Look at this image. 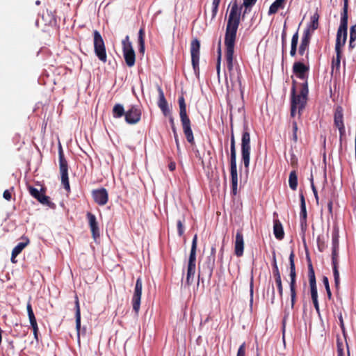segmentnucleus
Returning a JSON list of instances; mask_svg holds the SVG:
<instances>
[{"label": "nucleus", "instance_id": "nucleus-1", "mask_svg": "<svg viewBox=\"0 0 356 356\" xmlns=\"http://www.w3.org/2000/svg\"><path fill=\"white\" fill-rule=\"evenodd\" d=\"M241 8H239L236 1L234 2L230 8L225 35L226 47L225 57L227 69L229 72L233 70V58L236 33L240 24Z\"/></svg>", "mask_w": 356, "mask_h": 356}, {"label": "nucleus", "instance_id": "nucleus-2", "mask_svg": "<svg viewBox=\"0 0 356 356\" xmlns=\"http://www.w3.org/2000/svg\"><path fill=\"white\" fill-rule=\"evenodd\" d=\"M293 84H295V81H293ZM308 93V83L307 81L302 83L299 94H296V86L293 85L291 98V116L292 118L296 116L297 110L298 116L300 118L307 104Z\"/></svg>", "mask_w": 356, "mask_h": 356}, {"label": "nucleus", "instance_id": "nucleus-3", "mask_svg": "<svg viewBox=\"0 0 356 356\" xmlns=\"http://www.w3.org/2000/svg\"><path fill=\"white\" fill-rule=\"evenodd\" d=\"M178 103L179 106V116L181 122L184 134L187 141L191 145H195V140L191 129L190 118L186 113V104L183 95L179 97Z\"/></svg>", "mask_w": 356, "mask_h": 356}, {"label": "nucleus", "instance_id": "nucleus-4", "mask_svg": "<svg viewBox=\"0 0 356 356\" xmlns=\"http://www.w3.org/2000/svg\"><path fill=\"white\" fill-rule=\"evenodd\" d=\"M197 236L195 234L193 238L191 252L189 255L187 275L186 283L187 285H191L194 280L196 268V249H197Z\"/></svg>", "mask_w": 356, "mask_h": 356}, {"label": "nucleus", "instance_id": "nucleus-5", "mask_svg": "<svg viewBox=\"0 0 356 356\" xmlns=\"http://www.w3.org/2000/svg\"><path fill=\"white\" fill-rule=\"evenodd\" d=\"M250 135L248 125L245 124L241 138V159L246 168H248L250 165Z\"/></svg>", "mask_w": 356, "mask_h": 356}, {"label": "nucleus", "instance_id": "nucleus-6", "mask_svg": "<svg viewBox=\"0 0 356 356\" xmlns=\"http://www.w3.org/2000/svg\"><path fill=\"white\" fill-rule=\"evenodd\" d=\"M59 169L61 177V184L67 193L70 192V186L68 177V164L65 159L63 149L60 147L59 152Z\"/></svg>", "mask_w": 356, "mask_h": 356}, {"label": "nucleus", "instance_id": "nucleus-7", "mask_svg": "<svg viewBox=\"0 0 356 356\" xmlns=\"http://www.w3.org/2000/svg\"><path fill=\"white\" fill-rule=\"evenodd\" d=\"M94 36V51L97 58L103 63L107 61V55L106 51V46L104 40L97 30L93 32Z\"/></svg>", "mask_w": 356, "mask_h": 356}, {"label": "nucleus", "instance_id": "nucleus-8", "mask_svg": "<svg viewBox=\"0 0 356 356\" xmlns=\"http://www.w3.org/2000/svg\"><path fill=\"white\" fill-rule=\"evenodd\" d=\"M122 51L125 63L127 66L133 67L136 62V54L132 44L129 40V35H127L122 42Z\"/></svg>", "mask_w": 356, "mask_h": 356}, {"label": "nucleus", "instance_id": "nucleus-9", "mask_svg": "<svg viewBox=\"0 0 356 356\" xmlns=\"http://www.w3.org/2000/svg\"><path fill=\"white\" fill-rule=\"evenodd\" d=\"M200 41L197 38L193 39L191 43V54L192 65L195 74H198L200 72Z\"/></svg>", "mask_w": 356, "mask_h": 356}, {"label": "nucleus", "instance_id": "nucleus-10", "mask_svg": "<svg viewBox=\"0 0 356 356\" xmlns=\"http://www.w3.org/2000/svg\"><path fill=\"white\" fill-rule=\"evenodd\" d=\"M142 111L139 106L131 105L126 111L124 115L125 122L129 124H136L141 119Z\"/></svg>", "mask_w": 356, "mask_h": 356}, {"label": "nucleus", "instance_id": "nucleus-11", "mask_svg": "<svg viewBox=\"0 0 356 356\" xmlns=\"http://www.w3.org/2000/svg\"><path fill=\"white\" fill-rule=\"evenodd\" d=\"M143 281L138 277L136 282L134 292L132 298V305L134 311L138 314L140 309V300L142 296Z\"/></svg>", "mask_w": 356, "mask_h": 356}, {"label": "nucleus", "instance_id": "nucleus-12", "mask_svg": "<svg viewBox=\"0 0 356 356\" xmlns=\"http://www.w3.org/2000/svg\"><path fill=\"white\" fill-rule=\"evenodd\" d=\"M293 72L300 79L304 80L307 82L308 72L309 71V66L305 64L303 62L297 61L293 65Z\"/></svg>", "mask_w": 356, "mask_h": 356}, {"label": "nucleus", "instance_id": "nucleus-13", "mask_svg": "<svg viewBox=\"0 0 356 356\" xmlns=\"http://www.w3.org/2000/svg\"><path fill=\"white\" fill-rule=\"evenodd\" d=\"M92 196L95 202L100 206L105 205L108 200V194L104 188L93 190L92 191Z\"/></svg>", "mask_w": 356, "mask_h": 356}, {"label": "nucleus", "instance_id": "nucleus-14", "mask_svg": "<svg viewBox=\"0 0 356 356\" xmlns=\"http://www.w3.org/2000/svg\"><path fill=\"white\" fill-rule=\"evenodd\" d=\"M273 274L275 278V284L277 288L278 293L280 299L283 297V285L281 278V275L276 262L275 257L274 256L273 264Z\"/></svg>", "mask_w": 356, "mask_h": 356}, {"label": "nucleus", "instance_id": "nucleus-15", "mask_svg": "<svg viewBox=\"0 0 356 356\" xmlns=\"http://www.w3.org/2000/svg\"><path fill=\"white\" fill-rule=\"evenodd\" d=\"M244 250V238L242 229H238L234 242V253L237 257H241Z\"/></svg>", "mask_w": 356, "mask_h": 356}, {"label": "nucleus", "instance_id": "nucleus-16", "mask_svg": "<svg viewBox=\"0 0 356 356\" xmlns=\"http://www.w3.org/2000/svg\"><path fill=\"white\" fill-rule=\"evenodd\" d=\"M311 38L312 33L310 31V29L307 28L303 32L300 44L298 49V53L300 55L303 56L305 54V51L308 49Z\"/></svg>", "mask_w": 356, "mask_h": 356}, {"label": "nucleus", "instance_id": "nucleus-17", "mask_svg": "<svg viewBox=\"0 0 356 356\" xmlns=\"http://www.w3.org/2000/svg\"><path fill=\"white\" fill-rule=\"evenodd\" d=\"M86 217L88 220V224L92 233V236L94 239H96L99 236V229L96 216L93 213L88 212L86 214Z\"/></svg>", "mask_w": 356, "mask_h": 356}, {"label": "nucleus", "instance_id": "nucleus-18", "mask_svg": "<svg viewBox=\"0 0 356 356\" xmlns=\"http://www.w3.org/2000/svg\"><path fill=\"white\" fill-rule=\"evenodd\" d=\"M273 234L277 239L282 240L284 237V232L282 225L277 218V213L276 212L273 213Z\"/></svg>", "mask_w": 356, "mask_h": 356}, {"label": "nucleus", "instance_id": "nucleus-19", "mask_svg": "<svg viewBox=\"0 0 356 356\" xmlns=\"http://www.w3.org/2000/svg\"><path fill=\"white\" fill-rule=\"evenodd\" d=\"M339 232L334 230L332 232V264L339 263L338 261V250H339Z\"/></svg>", "mask_w": 356, "mask_h": 356}, {"label": "nucleus", "instance_id": "nucleus-20", "mask_svg": "<svg viewBox=\"0 0 356 356\" xmlns=\"http://www.w3.org/2000/svg\"><path fill=\"white\" fill-rule=\"evenodd\" d=\"M24 242L19 243L13 250L11 254V261L13 264L17 262L15 260L16 257L29 244V239L28 238H23Z\"/></svg>", "mask_w": 356, "mask_h": 356}, {"label": "nucleus", "instance_id": "nucleus-21", "mask_svg": "<svg viewBox=\"0 0 356 356\" xmlns=\"http://www.w3.org/2000/svg\"><path fill=\"white\" fill-rule=\"evenodd\" d=\"M74 304H75L76 330L77 332L78 338L79 339L80 330H81V309H80L79 298L76 295L75 296Z\"/></svg>", "mask_w": 356, "mask_h": 356}, {"label": "nucleus", "instance_id": "nucleus-22", "mask_svg": "<svg viewBox=\"0 0 356 356\" xmlns=\"http://www.w3.org/2000/svg\"><path fill=\"white\" fill-rule=\"evenodd\" d=\"M348 22V11H341L340 25L337 30L339 33H347Z\"/></svg>", "mask_w": 356, "mask_h": 356}, {"label": "nucleus", "instance_id": "nucleus-23", "mask_svg": "<svg viewBox=\"0 0 356 356\" xmlns=\"http://www.w3.org/2000/svg\"><path fill=\"white\" fill-rule=\"evenodd\" d=\"M159 99L158 102V106L160 108V109L162 111L163 114L166 115L168 113H169V108L168 102L165 98L163 92L161 88H159Z\"/></svg>", "mask_w": 356, "mask_h": 356}, {"label": "nucleus", "instance_id": "nucleus-24", "mask_svg": "<svg viewBox=\"0 0 356 356\" xmlns=\"http://www.w3.org/2000/svg\"><path fill=\"white\" fill-rule=\"evenodd\" d=\"M347 33H337L335 51L342 52L341 47H343L346 42Z\"/></svg>", "mask_w": 356, "mask_h": 356}, {"label": "nucleus", "instance_id": "nucleus-25", "mask_svg": "<svg viewBox=\"0 0 356 356\" xmlns=\"http://www.w3.org/2000/svg\"><path fill=\"white\" fill-rule=\"evenodd\" d=\"M216 252V248L215 246H212L211 249V256L208 258L209 261L207 262V273L210 278L213 273V270L214 268V264H215V254Z\"/></svg>", "mask_w": 356, "mask_h": 356}, {"label": "nucleus", "instance_id": "nucleus-26", "mask_svg": "<svg viewBox=\"0 0 356 356\" xmlns=\"http://www.w3.org/2000/svg\"><path fill=\"white\" fill-rule=\"evenodd\" d=\"M307 257L308 261V277L310 287L316 286V277L314 270L309 256Z\"/></svg>", "mask_w": 356, "mask_h": 356}, {"label": "nucleus", "instance_id": "nucleus-27", "mask_svg": "<svg viewBox=\"0 0 356 356\" xmlns=\"http://www.w3.org/2000/svg\"><path fill=\"white\" fill-rule=\"evenodd\" d=\"M343 118V115L342 108L341 107H338L336 109L334 115V123L336 127L339 128L344 127Z\"/></svg>", "mask_w": 356, "mask_h": 356}, {"label": "nucleus", "instance_id": "nucleus-28", "mask_svg": "<svg viewBox=\"0 0 356 356\" xmlns=\"http://www.w3.org/2000/svg\"><path fill=\"white\" fill-rule=\"evenodd\" d=\"M286 1V0H275L269 8L268 15L275 14L280 8H283Z\"/></svg>", "mask_w": 356, "mask_h": 356}, {"label": "nucleus", "instance_id": "nucleus-29", "mask_svg": "<svg viewBox=\"0 0 356 356\" xmlns=\"http://www.w3.org/2000/svg\"><path fill=\"white\" fill-rule=\"evenodd\" d=\"M126 111H124V106L121 104H116L114 105L112 110V115L114 118H120L124 116Z\"/></svg>", "mask_w": 356, "mask_h": 356}, {"label": "nucleus", "instance_id": "nucleus-30", "mask_svg": "<svg viewBox=\"0 0 356 356\" xmlns=\"http://www.w3.org/2000/svg\"><path fill=\"white\" fill-rule=\"evenodd\" d=\"M311 298L316 312L320 314L319 303L318 300L317 286L310 287Z\"/></svg>", "mask_w": 356, "mask_h": 356}, {"label": "nucleus", "instance_id": "nucleus-31", "mask_svg": "<svg viewBox=\"0 0 356 356\" xmlns=\"http://www.w3.org/2000/svg\"><path fill=\"white\" fill-rule=\"evenodd\" d=\"M298 31H297L292 36L291 38V51L290 55L292 57H294L296 55L297 52V45L298 42Z\"/></svg>", "mask_w": 356, "mask_h": 356}, {"label": "nucleus", "instance_id": "nucleus-32", "mask_svg": "<svg viewBox=\"0 0 356 356\" xmlns=\"http://www.w3.org/2000/svg\"><path fill=\"white\" fill-rule=\"evenodd\" d=\"M338 264H339V263L332 264L334 280V285H335V288L337 291L339 289V287H340V277H339V272L338 270Z\"/></svg>", "mask_w": 356, "mask_h": 356}, {"label": "nucleus", "instance_id": "nucleus-33", "mask_svg": "<svg viewBox=\"0 0 356 356\" xmlns=\"http://www.w3.org/2000/svg\"><path fill=\"white\" fill-rule=\"evenodd\" d=\"M230 174L231 179H238L236 156H230Z\"/></svg>", "mask_w": 356, "mask_h": 356}, {"label": "nucleus", "instance_id": "nucleus-34", "mask_svg": "<svg viewBox=\"0 0 356 356\" xmlns=\"http://www.w3.org/2000/svg\"><path fill=\"white\" fill-rule=\"evenodd\" d=\"M289 184L290 188L295 191L298 186V176L296 170H293L290 172L289 177Z\"/></svg>", "mask_w": 356, "mask_h": 356}, {"label": "nucleus", "instance_id": "nucleus-35", "mask_svg": "<svg viewBox=\"0 0 356 356\" xmlns=\"http://www.w3.org/2000/svg\"><path fill=\"white\" fill-rule=\"evenodd\" d=\"M139 52L143 54L145 51V30L140 28L138 31Z\"/></svg>", "mask_w": 356, "mask_h": 356}, {"label": "nucleus", "instance_id": "nucleus-36", "mask_svg": "<svg viewBox=\"0 0 356 356\" xmlns=\"http://www.w3.org/2000/svg\"><path fill=\"white\" fill-rule=\"evenodd\" d=\"M300 219L307 220L306 204H305V200L303 193L300 194Z\"/></svg>", "mask_w": 356, "mask_h": 356}, {"label": "nucleus", "instance_id": "nucleus-37", "mask_svg": "<svg viewBox=\"0 0 356 356\" xmlns=\"http://www.w3.org/2000/svg\"><path fill=\"white\" fill-rule=\"evenodd\" d=\"M318 19H319V15L318 13H315L312 17H311V22L309 26L307 28L310 29V31L312 33V32L315 30H316L318 27Z\"/></svg>", "mask_w": 356, "mask_h": 356}, {"label": "nucleus", "instance_id": "nucleus-38", "mask_svg": "<svg viewBox=\"0 0 356 356\" xmlns=\"http://www.w3.org/2000/svg\"><path fill=\"white\" fill-rule=\"evenodd\" d=\"M232 133L230 137V156H236V141L233 133L232 124L231 125Z\"/></svg>", "mask_w": 356, "mask_h": 356}, {"label": "nucleus", "instance_id": "nucleus-39", "mask_svg": "<svg viewBox=\"0 0 356 356\" xmlns=\"http://www.w3.org/2000/svg\"><path fill=\"white\" fill-rule=\"evenodd\" d=\"M26 309L28 313V316L29 318L30 324H35L37 323L35 314L33 313L31 304L29 302L26 305Z\"/></svg>", "mask_w": 356, "mask_h": 356}, {"label": "nucleus", "instance_id": "nucleus-40", "mask_svg": "<svg viewBox=\"0 0 356 356\" xmlns=\"http://www.w3.org/2000/svg\"><path fill=\"white\" fill-rule=\"evenodd\" d=\"M38 201L40 202L41 204L47 205L51 208H54L55 207V204L49 200V197L45 195L44 193L41 194Z\"/></svg>", "mask_w": 356, "mask_h": 356}, {"label": "nucleus", "instance_id": "nucleus-41", "mask_svg": "<svg viewBox=\"0 0 356 356\" xmlns=\"http://www.w3.org/2000/svg\"><path fill=\"white\" fill-rule=\"evenodd\" d=\"M291 307L293 309L297 298L296 286H290Z\"/></svg>", "mask_w": 356, "mask_h": 356}, {"label": "nucleus", "instance_id": "nucleus-42", "mask_svg": "<svg viewBox=\"0 0 356 356\" xmlns=\"http://www.w3.org/2000/svg\"><path fill=\"white\" fill-rule=\"evenodd\" d=\"M341 53L342 52H338L336 51V58H333L332 62V67H336L337 70H339L340 67V63H341Z\"/></svg>", "mask_w": 356, "mask_h": 356}, {"label": "nucleus", "instance_id": "nucleus-43", "mask_svg": "<svg viewBox=\"0 0 356 356\" xmlns=\"http://www.w3.org/2000/svg\"><path fill=\"white\" fill-rule=\"evenodd\" d=\"M323 284L325 286V290H326L327 298L329 300H331L332 298V292H331L330 284H329V280H328V278L326 276H323Z\"/></svg>", "mask_w": 356, "mask_h": 356}, {"label": "nucleus", "instance_id": "nucleus-44", "mask_svg": "<svg viewBox=\"0 0 356 356\" xmlns=\"http://www.w3.org/2000/svg\"><path fill=\"white\" fill-rule=\"evenodd\" d=\"M337 356H344V346L343 341L338 338L337 340Z\"/></svg>", "mask_w": 356, "mask_h": 356}, {"label": "nucleus", "instance_id": "nucleus-45", "mask_svg": "<svg viewBox=\"0 0 356 356\" xmlns=\"http://www.w3.org/2000/svg\"><path fill=\"white\" fill-rule=\"evenodd\" d=\"M290 279L289 286H296V267L290 268Z\"/></svg>", "mask_w": 356, "mask_h": 356}, {"label": "nucleus", "instance_id": "nucleus-46", "mask_svg": "<svg viewBox=\"0 0 356 356\" xmlns=\"http://www.w3.org/2000/svg\"><path fill=\"white\" fill-rule=\"evenodd\" d=\"M300 229H301V236L302 238L303 243H305V232L307 229V220L304 219H300Z\"/></svg>", "mask_w": 356, "mask_h": 356}, {"label": "nucleus", "instance_id": "nucleus-47", "mask_svg": "<svg viewBox=\"0 0 356 356\" xmlns=\"http://www.w3.org/2000/svg\"><path fill=\"white\" fill-rule=\"evenodd\" d=\"M220 64H221V48L220 44H219V47L218 48V58L216 62V71L218 77L220 78Z\"/></svg>", "mask_w": 356, "mask_h": 356}, {"label": "nucleus", "instance_id": "nucleus-48", "mask_svg": "<svg viewBox=\"0 0 356 356\" xmlns=\"http://www.w3.org/2000/svg\"><path fill=\"white\" fill-rule=\"evenodd\" d=\"M28 189L32 197L35 198L37 200L40 198L42 193H40L36 188L29 186Z\"/></svg>", "mask_w": 356, "mask_h": 356}, {"label": "nucleus", "instance_id": "nucleus-49", "mask_svg": "<svg viewBox=\"0 0 356 356\" xmlns=\"http://www.w3.org/2000/svg\"><path fill=\"white\" fill-rule=\"evenodd\" d=\"M184 222H185L184 218L179 219L177 222V232H178V235L179 236H181L184 233Z\"/></svg>", "mask_w": 356, "mask_h": 356}, {"label": "nucleus", "instance_id": "nucleus-50", "mask_svg": "<svg viewBox=\"0 0 356 356\" xmlns=\"http://www.w3.org/2000/svg\"><path fill=\"white\" fill-rule=\"evenodd\" d=\"M298 124H297L296 121L293 120V122H292V132H293L292 140H293L294 143H297V141H298Z\"/></svg>", "mask_w": 356, "mask_h": 356}, {"label": "nucleus", "instance_id": "nucleus-51", "mask_svg": "<svg viewBox=\"0 0 356 356\" xmlns=\"http://www.w3.org/2000/svg\"><path fill=\"white\" fill-rule=\"evenodd\" d=\"M221 0H213L212 2V18L216 17L218 10V6L220 5Z\"/></svg>", "mask_w": 356, "mask_h": 356}, {"label": "nucleus", "instance_id": "nucleus-52", "mask_svg": "<svg viewBox=\"0 0 356 356\" xmlns=\"http://www.w3.org/2000/svg\"><path fill=\"white\" fill-rule=\"evenodd\" d=\"M317 246L318 250L321 252H323L326 248L323 238H321L320 236L317 238Z\"/></svg>", "mask_w": 356, "mask_h": 356}, {"label": "nucleus", "instance_id": "nucleus-53", "mask_svg": "<svg viewBox=\"0 0 356 356\" xmlns=\"http://www.w3.org/2000/svg\"><path fill=\"white\" fill-rule=\"evenodd\" d=\"M311 187H312V191L314 193L316 203H317V204H318L319 197H318L317 189H316V186H314V184L313 181V178L311 179Z\"/></svg>", "mask_w": 356, "mask_h": 356}, {"label": "nucleus", "instance_id": "nucleus-54", "mask_svg": "<svg viewBox=\"0 0 356 356\" xmlns=\"http://www.w3.org/2000/svg\"><path fill=\"white\" fill-rule=\"evenodd\" d=\"M238 179H232V193L234 195L237 194Z\"/></svg>", "mask_w": 356, "mask_h": 356}, {"label": "nucleus", "instance_id": "nucleus-55", "mask_svg": "<svg viewBox=\"0 0 356 356\" xmlns=\"http://www.w3.org/2000/svg\"><path fill=\"white\" fill-rule=\"evenodd\" d=\"M31 326L32 330H33L34 338H35V339L37 341H38V323H36L35 324H31Z\"/></svg>", "mask_w": 356, "mask_h": 356}, {"label": "nucleus", "instance_id": "nucleus-56", "mask_svg": "<svg viewBox=\"0 0 356 356\" xmlns=\"http://www.w3.org/2000/svg\"><path fill=\"white\" fill-rule=\"evenodd\" d=\"M350 39L356 40V24L351 26L350 29Z\"/></svg>", "mask_w": 356, "mask_h": 356}, {"label": "nucleus", "instance_id": "nucleus-57", "mask_svg": "<svg viewBox=\"0 0 356 356\" xmlns=\"http://www.w3.org/2000/svg\"><path fill=\"white\" fill-rule=\"evenodd\" d=\"M245 343H243L238 348L236 356H245Z\"/></svg>", "mask_w": 356, "mask_h": 356}, {"label": "nucleus", "instance_id": "nucleus-58", "mask_svg": "<svg viewBox=\"0 0 356 356\" xmlns=\"http://www.w3.org/2000/svg\"><path fill=\"white\" fill-rule=\"evenodd\" d=\"M172 132L174 134L175 140L176 143L177 149L179 150V148H180L179 141V138H178L177 132V128L175 126H173V127H172Z\"/></svg>", "mask_w": 356, "mask_h": 356}, {"label": "nucleus", "instance_id": "nucleus-59", "mask_svg": "<svg viewBox=\"0 0 356 356\" xmlns=\"http://www.w3.org/2000/svg\"><path fill=\"white\" fill-rule=\"evenodd\" d=\"M13 190V188H11L10 190H6L4 191L3 193V197L4 199H6V200L8 201H10L12 198V193H11V191Z\"/></svg>", "mask_w": 356, "mask_h": 356}, {"label": "nucleus", "instance_id": "nucleus-60", "mask_svg": "<svg viewBox=\"0 0 356 356\" xmlns=\"http://www.w3.org/2000/svg\"><path fill=\"white\" fill-rule=\"evenodd\" d=\"M257 0H243V6L244 7H252Z\"/></svg>", "mask_w": 356, "mask_h": 356}, {"label": "nucleus", "instance_id": "nucleus-61", "mask_svg": "<svg viewBox=\"0 0 356 356\" xmlns=\"http://www.w3.org/2000/svg\"><path fill=\"white\" fill-rule=\"evenodd\" d=\"M338 129L339 131V141H340V144L341 145L343 138L346 134L345 127H339Z\"/></svg>", "mask_w": 356, "mask_h": 356}, {"label": "nucleus", "instance_id": "nucleus-62", "mask_svg": "<svg viewBox=\"0 0 356 356\" xmlns=\"http://www.w3.org/2000/svg\"><path fill=\"white\" fill-rule=\"evenodd\" d=\"M294 252L293 251H291L290 255H289V263H290V268L296 267L295 263H294Z\"/></svg>", "mask_w": 356, "mask_h": 356}, {"label": "nucleus", "instance_id": "nucleus-63", "mask_svg": "<svg viewBox=\"0 0 356 356\" xmlns=\"http://www.w3.org/2000/svg\"><path fill=\"white\" fill-rule=\"evenodd\" d=\"M286 35V22H285L284 24V29L282 33V42L283 47L284 46V43H285Z\"/></svg>", "mask_w": 356, "mask_h": 356}, {"label": "nucleus", "instance_id": "nucleus-64", "mask_svg": "<svg viewBox=\"0 0 356 356\" xmlns=\"http://www.w3.org/2000/svg\"><path fill=\"white\" fill-rule=\"evenodd\" d=\"M168 168L170 171H174L176 168V163L174 161H170L168 164Z\"/></svg>", "mask_w": 356, "mask_h": 356}]
</instances>
